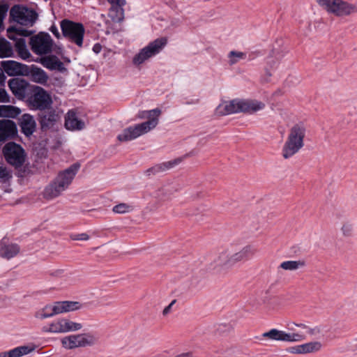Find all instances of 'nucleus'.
<instances>
[{"label":"nucleus","mask_w":357,"mask_h":357,"mask_svg":"<svg viewBox=\"0 0 357 357\" xmlns=\"http://www.w3.org/2000/svg\"><path fill=\"white\" fill-rule=\"evenodd\" d=\"M160 114L161 110L158 108L142 112L139 114V118H147L149 120L142 123L125 128L122 132L117 136V139L121 142H128L149 132L158 125V117Z\"/></svg>","instance_id":"nucleus-1"},{"label":"nucleus","mask_w":357,"mask_h":357,"mask_svg":"<svg viewBox=\"0 0 357 357\" xmlns=\"http://www.w3.org/2000/svg\"><path fill=\"white\" fill-rule=\"evenodd\" d=\"M79 167V164L75 163L61 172L55 179L45 188L44 197L47 199H52L61 195L72 183Z\"/></svg>","instance_id":"nucleus-2"},{"label":"nucleus","mask_w":357,"mask_h":357,"mask_svg":"<svg viewBox=\"0 0 357 357\" xmlns=\"http://www.w3.org/2000/svg\"><path fill=\"white\" fill-rule=\"evenodd\" d=\"M306 132L307 128L303 123L294 124L289 129L282 149V155L284 159L290 158L304 146Z\"/></svg>","instance_id":"nucleus-3"},{"label":"nucleus","mask_w":357,"mask_h":357,"mask_svg":"<svg viewBox=\"0 0 357 357\" xmlns=\"http://www.w3.org/2000/svg\"><path fill=\"white\" fill-rule=\"evenodd\" d=\"M60 26L63 37L78 47H82L85 29L82 23L65 19L61 22Z\"/></svg>","instance_id":"nucleus-4"},{"label":"nucleus","mask_w":357,"mask_h":357,"mask_svg":"<svg viewBox=\"0 0 357 357\" xmlns=\"http://www.w3.org/2000/svg\"><path fill=\"white\" fill-rule=\"evenodd\" d=\"M167 44V40L164 38H157L148 45L140 50L132 59L135 66H139L150 58L159 54Z\"/></svg>","instance_id":"nucleus-5"},{"label":"nucleus","mask_w":357,"mask_h":357,"mask_svg":"<svg viewBox=\"0 0 357 357\" xmlns=\"http://www.w3.org/2000/svg\"><path fill=\"white\" fill-rule=\"evenodd\" d=\"M2 152L7 162L15 168L22 167L25 162L26 153L24 149L15 142L6 144Z\"/></svg>","instance_id":"nucleus-6"},{"label":"nucleus","mask_w":357,"mask_h":357,"mask_svg":"<svg viewBox=\"0 0 357 357\" xmlns=\"http://www.w3.org/2000/svg\"><path fill=\"white\" fill-rule=\"evenodd\" d=\"M82 325L80 323L74 322L66 318L56 319L50 324L44 326L42 331L50 333H66L68 332L77 331L82 329Z\"/></svg>","instance_id":"nucleus-7"},{"label":"nucleus","mask_w":357,"mask_h":357,"mask_svg":"<svg viewBox=\"0 0 357 357\" xmlns=\"http://www.w3.org/2000/svg\"><path fill=\"white\" fill-rule=\"evenodd\" d=\"M29 103L34 109L42 111L51 107L52 100L51 96L43 88L33 86L29 97Z\"/></svg>","instance_id":"nucleus-8"},{"label":"nucleus","mask_w":357,"mask_h":357,"mask_svg":"<svg viewBox=\"0 0 357 357\" xmlns=\"http://www.w3.org/2000/svg\"><path fill=\"white\" fill-rule=\"evenodd\" d=\"M13 21L23 26H32L38 17L36 11L20 5L13 6L10 10Z\"/></svg>","instance_id":"nucleus-9"},{"label":"nucleus","mask_w":357,"mask_h":357,"mask_svg":"<svg viewBox=\"0 0 357 357\" xmlns=\"http://www.w3.org/2000/svg\"><path fill=\"white\" fill-rule=\"evenodd\" d=\"M62 347L66 349H74L78 347L91 346L96 342V337L89 333L70 335L61 340Z\"/></svg>","instance_id":"nucleus-10"},{"label":"nucleus","mask_w":357,"mask_h":357,"mask_svg":"<svg viewBox=\"0 0 357 357\" xmlns=\"http://www.w3.org/2000/svg\"><path fill=\"white\" fill-rule=\"evenodd\" d=\"M29 44L36 54L43 55L52 52L53 40L49 33L40 32L31 37Z\"/></svg>","instance_id":"nucleus-11"},{"label":"nucleus","mask_w":357,"mask_h":357,"mask_svg":"<svg viewBox=\"0 0 357 357\" xmlns=\"http://www.w3.org/2000/svg\"><path fill=\"white\" fill-rule=\"evenodd\" d=\"M305 339V335L301 333H286L273 328L261 335L260 340H271L283 342H299Z\"/></svg>","instance_id":"nucleus-12"},{"label":"nucleus","mask_w":357,"mask_h":357,"mask_svg":"<svg viewBox=\"0 0 357 357\" xmlns=\"http://www.w3.org/2000/svg\"><path fill=\"white\" fill-rule=\"evenodd\" d=\"M8 86L15 97L23 100L31 94L33 85L23 79L13 78L8 81Z\"/></svg>","instance_id":"nucleus-13"},{"label":"nucleus","mask_w":357,"mask_h":357,"mask_svg":"<svg viewBox=\"0 0 357 357\" xmlns=\"http://www.w3.org/2000/svg\"><path fill=\"white\" fill-rule=\"evenodd\" d=\"M241 99H234L229 101H225L220 104L216 109L217 114L220 116L241 112Z\"/></svg>","instance_id":"nucleus-14"},{"label":"nucleus","mask_w":357,"mask_h":357,"mask_svg":"<svg viewBox=\"0 0 357 357\" xmlns=\"http://www.w3.org/2000/svg\"><path fill=\"white\" fill-rule=\"evenodd\" d=\"M17 134V126L8 119L0 120V142L14 138Z\"/></svg>","instance_id":"nucleus-15"},{"label":"nucleus","mask_w":357,"mask_h":357,"mask_svg":"<svg viewBox=\"0 0 357 357\" xmlns=\"http://www.w3.org/2000/svg\"><path fill=\"white\" fill-rule=\"evenodd\" d=\"M1 66L10 76L25 75L28 73V66L13 60L2 61Z\"/></svg>","instance_id":"nucleus-16"},{"label":"nucleus","mask_w":357,"mask_h":357,"mask_svg":"<svg viewBox=\"0 0 357 357\" xmlns=\"http://www.w3.org/2000/svg\"><path fill=\"white\" fill-rule=\"evenodd\" d=\"M58 119L59 115L54 109L42 110L38 114V121L43 130L52 128Z\"/></svg>","instance_id":"nucleus-17"},{"label":"nucleus","mask_w":357,"mask_h":357,"mask_svg":"<svg viewBox=\"0 0 357 357\" xmlns=\"http://www.w3.org/2000/svg\"><path fill=\"white\" fill-rule=\"evenodd\" d=\"M357 11L356 6L343 0H336L331 14L337 17L347 16Z\"/></svg>","instance_id":"nucleus-18"},{"label":"nucleus","mask_w":357,"mask_h":357,"mask_svg":"<svg viewBox=\"0 0 357 357\" xmlns=\"http://www.w3.org/2000/svg\"><path fill=\"white\" fill-rule=\"evenodd\" d=\"M357 11L356 6L343 0H336L331 14L337 17L347 16Z\"/></svg>","instance_id":"nucleus-19"},{"label":"nucleus","mask_w":357,"mask_h":357,"mask_svg":"<svg viewBox=\"0 0 357 357\" xmlns=\"http://www.w3.org/2000/svg\"><path fill=\"white\" fill-rule=\"evenodd\" d=\"M21 132L26 137H30L36 131V122L29 114H24L19 119Z\"/></svg>","instance_id":"nucleus-20"},{"label":"nucleus","mask_w":357,"mask_h":357,"mask_svg":"<svg viewBox=\"0 0 357 357\" xmlns=\"http://www.w3.org/2000/svg\"><path fill=\"white\" fill-rule=\"evenodd\" d=\"M111 4L109 10V17L115 22H121L124 18V10L123 7L126 5V0H107Z\"/></svg>","instance_id":"nucleus-21"},{"label":"nucleus","mask_w":357,"mask_h":357,"mask_svg":"<svg viewBox=\"0 0 357 357\" xmlns=\"http://www.w3.org/2000/svg\"><path fill=\"white\" fill-rule=\"evenodd\" d=\"M257 252V249L255 245H248L243 247L240 251L231 254L233 264L245 261L252 259Z\"/></svg>","instance_id":"nucleus-22"},{"label":"nucleus","mask_w":357,"mask_h":357,"mask_svg":"<svg viewBox=\"0 0 357 357\" xmlns=\"http://www.w3.org/2000/svg\"><path fill=\"white\" fill-rule=\"evenodd\" d=\"M54 315L79 310L81 304L76 301H58L52 305Z\"/></svg>","instance_id":"nucleus-23"},{"label":"nucleus","mask_w":357,"mask_h":357,"mask_svg":"<svg viewBox=\"0 0 357 357\" xmlns=\"http://www.w3.org/2000/svg\"><path fill=\"white\" fill-rule=\"evenodd\" d=\"M241 112L254 114L265 107V104L261 101L252 99H241Z\"/></svg>","instance_id":"nucleus-24"},{"label":"nucleus","mask_w":357,"mask_h":357,"mask_svg":"<svg viewBox=\"0 0 357 357\" xmlns=\"http://www.w3.org/2000/svg\"><path fill=\"white\" fill-rule=\"evenodd\" d=\"M181 161H182V158H176L174 160H170V161L164 162H162L160 164H157V165H154L153 167L148 169L146 171V174L147 175H151V174H158L160 172H163L165 171L170 169L174 167L175 166L178 165V164H180L181 162Z\"/></svg>","instance_id":"nucleus-25"},{"label":"nucleus","mask_w":357,"mask_h":357,"mask_svg":"<svg viewBox=\"0 0 357 357\" xmlns=\"http://www.w3.org/2000/svg\"><path fill=\"white\" fill-rule=\"evenodd\" d=\"M65 126L70 130H80L84 128L85 123L83 121L77 119L74 111L70 110L66 116Z\"/></svg>","instance_id":"nucleus-26"},{"label":"nucleus","mask_w":357,"mask_h":357,"mask_svg":"<svg viewBox=\"0 0 357 357\" xmlns=\"http://www.w3.org/2000/svg\"><path fill=\"white\" fill-rule=\"evenodd\" d=\"M20 248L15 243H6L3 241L0 243V257L10 259L20 252Z\"/></svg>","instance_id":"nucleus-27"},{"label":"nucleus","mask_w":357,"mask_h":357,"mask_svg":"<svg viewBox=\"0 0 357 357\" xmlns=\"http://www.w3.org/2000/svg\"><path fill=\"white\" fill-rule=\"evenodd\" d=\"M43 66L52 70L63 72L66 70L63 62L54 55L45 56L41 59Z\"/></svg>","instance_id":"nucleus-28"},{"label":"nucleus","mask_w":357,"mask_h":357,"mask_svg":"<svg viewBox=\"0 0 357 357\" xmlns=\"http://www.w3.org/2000/svg\"><path fill=\"white\" fill-rule=\"evenodd\" d=\"M28 73L25 75H29L32 81L39 83L45 84L48 79V77L46 73L40 68L32 66L31 67L28 66Z\"/></svg>","instance_id":"nucleus-29"},{"label":"nucleus","mask_w":357,"mask_h":357,"mask_svg":"<svg viewBox=\"0 0 357 357\" xmlns=\"http://www.w3.org/2000/svg\"><path fill=\"white\" fill-rule=\"evenodd\" d=\"M231 255V254L227 251L221 252L214 261L215 267L229 268L233 266L234 264Z\"/></svg>","instance_id":"nucleus-30"},{"label":"nucleus","mask_w":357,"mask_h":357,"mask_svg":"<svg viewBox=\"0 0 357 357\" xmlns=\"http://www.w3.org/2000/svg\"><path fill=\"white\" fill-rule=\"evenodd\" d=\"M15 41L16 51L21 59H22L23 60H27L30 57H31V54L27 49L26 40L24 38H20L19 39H17Z\"/></svg>","instance_id":"nucleus-31"},{"label":"nucleus","mask_w":357,"mask_h":357,"mask_svg":"<svg viewBox=\"0 0 357 357\" xmlns=\"http://www.w3.org/2000/svg\"><path fill=\"white\" fill-rule=\"evenodd\" d=\"M21 113V109L15 106L0 105V117L16 118Z\"/></svg>","instance_id":"nucleus-32"},{"label":"nucleus","mask_w":357,"mask_h":357,"mask_svg":"<svg viewBox=\"0 0 357 357\" xmlns=\"http://www.w3.org/2000/svg\"><path fill=\"white\" fill-rule=\"evenodd\" d=\"M36 347L33 345H24L15 347L13 349L8 351V357H21L33 351Z\"/></svg>","instance_id":"nucleus-33"},{"label":"nucleus","mask_w":357,"mask_h":357,"mask_svg":"<svg viewBox=\"0 0 357 357\" xmlns=\"http://www.w3.org/2000/svg\"><path fill=\"white\" fill-rule=\"evenodd\" d=\"M13 55V46L4 38H0V58L11 57Z\"/></svg>","instance_id":"nucleus-34"},{"label":"nucleus","mask_w":357,"mask_h":357,"mask_svg":"<svg viewBox=\"0 0 357 357\" xmlns=\"http://www.w3.org/2000/svg\"><path fill=\"white\" fill-rule=\"evenodd\" d=\"M305 266V261L303 260L285 261L280 265V268L285 271H296Z\"/></svg>","instance_id":"nucleus-35"},{"label":"nucleus","mask_w":357,"mask_h":357,"mask_svg":"<svg viewBox=\"0 0 357 357\" xmlns=\"http://www.w3.org/2000/svg\"><path fill=\"white\" fill-rule=\"evenodd\" d=\"M227 57L229 59L228 63L230 66H233L239 62L241 60L245 59L247 57V54L243 52L232 50L229 52Z\"/></svg>","instance_id":"nucleus-36"},{"label":"nucleus","mask_w":357,"mask_h":357,"mask_svg":"<svg viewBox=\"0 0 357 357\" xmlns=\"http://www.w3.org/2000/svg\"><path fill=\"white\" fill-rule=\"evenodd\" d=\"M7 32H8V37L10 40H15L17 38L12 34L13 32L15 33L16 35L20 36H29L31 35V31H29L26 29H24L23 28H21V27H20V28L9 27L7 29Z\"/></svg>","instance_id":"nucleus-37"},{"label":"nucleus","mask_w":357,"mask_h":357,"mask_svg":"<svg viewBox=\"0 0 357 357\" xmlns=\"http://www.w3.org/2000/svg\"><path fill=\"white\" fill-rule=\"evenodd\" d=\"M134 210V207L129 204L120 203L114 206L112 208V211L118 214H125L132 212Z\"/></svg>","instance_id":"nucleus-38"},{"label":"nucleus","mask_w":357,"mask_h":357,"mask_svg":"<svg viewBox=\"0 0 357 357\" xmlns=\"http://www.w3.org/2000/svg\"><path fill=\"white\" fill-rule=\"evenodd\" d=\"M300 347L301 349V353L305 354L319 350L321 347V344L319 342H314L301 344L300 345Z\"/></svg>","instance_id":"nucleus-39"},{"label":"nucleus","mask_w":357,"mask_h":357,"mask_svg":"<svg viewBox=\"0 0 357 357\" xmlns=\"http://www.w3.org/2000/svg\"><path fill=\"white\" fill-rule=\"evenodd\" d=\"M52 305H46L35 313L34 317L38 319H45L54 316Z\"/></svg>","instance_id":"nucleus-40"},{"label":"nucleus","mask_w":357,"mask_h":357,"mask_svg":"<svg viewBox=\"0 0 357 357\" xmlns=\"http://www.w3.org/2000/svg\"><path fill=\"white\" fill-rule=\"evenodd\" d=\"M318 5L327 13L331 14L336 0H316Z\"/></svg>","instance_id":"nucleus-41"},{"label":"nucleus","mask_w":357,"mask_h":357,"mask_svg":"<svg viewBox=\"0 0 357 357\" xmlns=\"http://www.w3.org/2000/svg\"><path fill=\"white\" fill-rule=\"evenodd\" d=\"M12 172L5 167L0 166V182L6 183L12 178Z\"/></svg>","instance_id":"nucleus-42"},{"label":"nucleus","mask_w":357,"mask_h":357,"mask_svg":"<svg viewBox=\"0 0 357 357\" xmlns=\"http://www.w3.org/2000/svg\"><path fill=\"white\" fill-rule=\"evenodd\" d=\"M341 231L344 236H349L352 234L353 227L349 223H344V224H343V225L341 228Z\"/></svg>","instance_id":"nucleus-43"},{"label":"nucleus","mask_w":357,"mask_h":357,"mask_svg":"<svg viewBox=\"0 0 357 357\" xmlns=\"http://www.w3.org/2000/svg\"><path fill=\"white\" fill-rule=\"evenodd\" d=\"M10 97L4 89H0V102H10Z\"/></svg>","instance_id":"nucleus-44"},{"label":"nucleus","mask_w":357,"mask_h":357,"mask_svg":"<svg viewBox=\"0 0 357 357\" xmlns=\"http://www.w3.org/2000/svg\"><path fill=\"white\" fill-rule=\"evenodd\" d=\"M8 10V6L7 4H1L0 5V25L2 24L3 20L6 15V13Z\"/></svg>","instance_id":"nucleus-45"},{"label":"nucleus","mask_w":357,"mask_h":357,"mask_svg":"<svg viewBox=\"0 0 357 357\" xmlns=\"http://www.w3.org/2000/svg\"><path fill=\"white\" fill-rule=\"evenodd\" d=\"M89 238V236L86 233L75 234L73 237V239L76 241H87Z\"/></svg>","instance_id":"nucleus-46"},{"label":"nucleus","mask_w":357,"mask_h":357,"mask_svg":"<svg viewBox=\"0 0 357 357\" xmlns=\"http://www.w3.org/2000/svg\"><path fill=\"white\" fill-rule=\"evenodd\" d=\"M211 138V135H208L207 136H205V137L199 139L198 142H197V146H199V147H203L204 146H205L208 143V142L209 141V139Z\"/></svg>","instance_id":"nucleus-47"},{"label":"nucleus","mask_w":357,"mask_h":357,"mask_svg":"<svg viewBox=\"0 0 357 357\" xmlns=\"http://www.w3.org/2000/svg\"><path fill=\"white\" fill-rule=\"evenodd\" d=\"M321 329L319 327L316 326L314 328H307V333L310 335H316L319 333H320Z\"/></svg>","instance_id":"nucleus-48"},{"label":"nucleus","mask_w":357,"mask_h":357,"mask_svg":"<svg viewBox=\"0 0 357 357\" xmlns=\"http://www.w3.org/2000/svg\"><path fill=\"white\" fill-rule=\"evenodd\" d=\"M176 303V300H173L164 310L162 312L163 315H167L171 310L172 305Z\"/></svg>","instance_id":"nucleus-49"},{"label":"nucleus","mask_w":357,"mask_h":357,"mask_svg":"<svg viewBox=\"0 0 357 357\" xmlns=\"http://www.w3.org/2000/svg\"><path fill=\"white\" fill-rule=\"evenodd\" d=\"M289 351L292 354H302L300 345L291 347Z\"/></svg>","instance_id":"nucleus-50"},{"label":"nucleus","mask_w":357,"mask_h":357,"mask_svg":"<svg viewBox=\"0 0 357 357\" xmlns=\"http://www.w3.org/2000/svg\"><path fill=\"white\" fill-rule=\"evenodd\" d=\"M52 33L57 38H60V33L57 29L56 27L55 26H52L51 29H50Z\"/></svg>","instance_id":"nucleus-51"},{"label":"nucleus","mask_w":357,"mask_h":357,"mask_svg":"<svg viewBox=\"0 0 357 357\" xmlns=\"http://www.w3.org/2000/svg\"><path fill=\"white\" fill-rule=\"evenodd\" d=\"M101 50L102 47L98 43L95 44L94 46L93 47V51L96 54H98L101 51Z\"/></svg>","instance_id":"nucleus-52"},{"label":"nucleus","mask_w":357,"mask_h":357,"mask_svg":"<svg viewBox=\"0 0 357 357\" xmlns=\"http://www.w3.org/2000/svg\"><path fill=\"white\" fill-rule=\"evenodd\" d=\"M4 80H5V76L3 74V73L1 72V70H0V84H3L4 82Z\"/></svg>","instance_id":"nucleus-53"},{"label":"nucleus","mask_w":357,"mask_h":357,"mask_svg":"<svg viewBox=\"0 0 357 357\" xmlns=\"http://www.w3.org/2000/svg\"><path fill=\"white\" fill-rule=\"evenodd\" d=\"M8 351L0 353V357H8Z\"/></svg>","instance_id":"nucleus-54"},{"label":"nucleus","mask_w":357,"mask_h":357,"mask_svg":"<svg viewBox=\"0 0 357 357\" xmlns=\"http://www.w3.org/2000/svg\"><path fill=\"white\" fill-rule=\"evenodd\" d=\"M297 326L298 327H301V328H305L307 329V326L303 324H296Z\"/></svg>","instance_id":"nucleus-55"},{"label":"nucleus","mask_w":357,"mask_h":357,"mask_svg":"<svg viewBox=\"0 0 357 357\" xmlns=\"http://www.w3.org/2000/svg\"><path fill=\"white\" fill-rule=\"evenodd\" d=\"M61 273H62V271H61V270H59V271H56L55 272V275H56V276H59Z\"/></svg>","instance_id":"nucleus-56"}]
</instances>
